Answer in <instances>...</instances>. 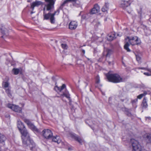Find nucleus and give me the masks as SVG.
Returning <instances> with one entry per match:
<instances>
[{
  "label": "nucleus",
  "mask_w": 151,
  "mask_h": 151,
  "mask_svg": "<svg viewBox=\"0 0 151 151\" xmlns=\"http://www.w3.org/2000/svg\"><path fill=\"white\" fill-rule=\"evenodd\" d=\"M61 46L62 48L64 50L67 49L68 48V46L67 44L65 43H62L61 44Z\"/></svg>",
  "instance_id": "obj_38"
},
{
  "label": "nucleus",
  "mask_w": 151,
  "mask_h": 151,
  "mask_svg": "<svg viewBox=\"0 0 151 151\" xmlns=\"http://www.w3.org/2000/svg\"><path fill=\"white\" fill-rule=\"evenodd\" d=\"M22 136V139L23 145L25 146H29L30 149L32 150L35 146V144L33 141L30 139L29 135L26 128L20 131Z\"/></svg>",
  "instance_id": "obj_1"
},
{
  "label": "nucleus",
  "mask_w": 151,
  "mask_h": 151,
  "mask_svg": "<svg viewBox=\"0 0 151 151\" xmlns=\"http://www.w3.org/2000/svg\"><path fill=\"white\" fill-rule=\"evenodd\" d=\"M87 58V60H90V59H89V58Z\"/></svg>",
  "instance_id": "obj_53"
},
{
  "label": "nucleus",
  "mask_w": 151,
  "mask_h": 151,
  "mask_svg": "<svg viewBox=\"0 0 151 151\" xmlns=\"http://www.w3.org/2000/svg\"><path fill=\"white\" fill-rule=\"evenodd\" d=\"M110 98H109V101H110Z\"/></svg>",
  "instance_id": "obj_57"
},
{
  "label": "nucleus",
  "mask_w": 151,
  "mask_h": 151,
  "mask_svg": "<svg viewBox=\"0 0 151 151\" xmlns=\"http://www.w3.org/2000/svg\"><path fill=\"white\" fill-rule=\"evenodd\" d=\"M126 114L127 115L129 116H130L131 115V113L129 112H127Z\"/></svg>",
  "instance_id": "obj_46"
},
{
  "label": "nucleus",
  "mask_w": 151,
  "mask_h": 151,
  "mask_svg": "<svg viewBox=\"0 0 151 151\" xmlns=\"http://www.w3.org/2000/svg\"><path fill=\"white\" fill-rule=\"evenodd\" d=\"M131 3L130 1H125L123 0L122 1L121 4V6L123 9L126 10L127 13L130 14L131 12V10L130 7L129 6Z\"/></svg>",
  "instance_id": "obj_5"
},
{
  "label": "nucleus",
  "mask_w": 151,
  "mask_h": 151,
  "mask_svg": "<svg viewBox=\"0 0 151 151\" xmlns=\"http://www.w3.org/2000/svg\"><path fill=\"white\" fill-rule=\"evenodd\" d=\"M122 63L124 67H126V66L125 64V63H124V61H122Z\"/></svg>",
  "instance_id": "obj_47"
},
{
  "label": "nucleus",
  "mask_w": 151,
  "mask_h": 151,
  "mask_svg": "<svg viewBox=\"0 0 151 151\" xmlns=\"http://www.w3.org/2000/svg\"><path fill=\"white\" fill-rule=\"evenodd\" d=\"M99 10L100 7L97 4H96L94 5V7L91 9L90 12L91 14H95L99 12Z\"/></svg>",
  "instance_id": "obj_12"
},
{
  "label": "nucleus",
  "mask_w": 151,
  "mask_h": 151,
  "mask_svg": "<svg viewBox=\"0 0 151 151\" xmlns=\"http://www.w3.org/2000/svg\"><path fill=\"white\" fill-rule=\"evenodd\" d=\"M68 136L69 137H70V138L72 139H76V136L75 134L73 133L72 132H70L69 133Z\"/></svg>",
  "instance_id": "obj_34"
},
{
  "label": "nucleus",
  "mask_w": 151,
  "mask_h": 151,
  "mask_svg": "<svg viewBox=\"0 0 151 151\" xmlns=\"http://www.w3.org/2000/svg\"><path fill=\"white\" fill-rule=\"evenodd\" d=\"M90 91H91V92H92V91H91V88H90Z\"/></svg>",
  "instance_id": "obj_56"
},
{
  "label": "nucleus",
  "mask_w": 151,
  "mask_h": 151,
  "mask_svg": "<svg viewBox=\"0 0 151 151\" xmlns=\"http://www.w3.org/2000/svg\"><path fill=\"white\" fill-rule=\"evenodd\" d=\"M106 52L104 51L103 52V55H104L106 54ZM113 53V52L112 50L110 49H109L107 50L106 52V54L105 55V57L106 59H105L106 61H107V62H108V64L109 65H111L112 63L111 61H109L107 60V58H109L111 55Z\"/></svg>",
  "instance_id": "obj_11"
},
{
  "label": "nucleus",
  "mask_w": 151,
  "mask_h": 151,
  "mask_svg": "<svg viewBox=\"0 0 151 151\" xmlns=\"http://www.w3.org/2000/svg\"><path fill=\"white\" fill-rule=\"evenodd\" d=\"M68 3L66 1V0H65L64 1V2L61 4V5L59 7L60 9L61 10H63V8L65 6V5L68 4Z\"/></svg>",
  "instance_id": "obj_32"
},
{
  "label": "nucleus",
  "mask_w": 151,
  "mask_h": 151,
  "mask_svg": "<svg viewBox=\"0 0 151 151\" xmlns=\"http://www.w3.org/2000/svg\"><path fill=\"white\" fill-rule=\"evenodd\" d=\"M100 82V77L99 75H97L96 78V85L95 87L100 89V88L102 86V85L99 84Z\"/></svg>",
  "instance_id": "obj_15"
},
{
  "label": "nucleus",
  "mask_w": 151,
  "mask_h": 151,
  "mask_svg": "<svg viewBox=\"0 0 151 151\" xmlns=\"http://www.w3.org/2000/svg\"><path fill=\"white\" fill-rule=\"evenodd\" d=\"M52 141L59 144L61 142V140L60 139V137L58 136L54 137L52 138Z\"/></svg>",
  "instance_id": "obj_24"
},
{
  "label": "nucleus",
  "mask_w": 151,
  "mask_h": 151,
  "mask_svg": "<svg viewBox=\"0 0 151 151\" xmlns=\"http://www.w3.org/2000/svg\"><path fill=\"white\" fill-rule=\"evenodd\" d=\"M1 37H3V36H2Z\"/></svg>",
  "instance_id": "obj_60"
},
{
  "label": "nucleus",
  "mask_w": 151,
  "mask_h": 151,
  "mask_svg": "<svg viewBox=\"0 0 151 151\" xmlns=\"http://www.w3.org/2000/svg\"><path fill=\"white\" fill-rule=\"evenodd\" d=\"M145 136L146 139L148 141V142H151V133H146Z\"/></svg>",
  "instance_id": "obj_26"
},
{
  "label": "nucleus",
  "mask_w": 151,
  "mask_h": 151,
  "mask_svg": "<svg viewBox=\"0 0 151 151\" xmlns=\"http://www.w3.org/2000/svg\"><path fill=\"white\" fill-rule=\"evenodd\" d=\"M86 86L88 85V84L87 83H86Z\"/></svg>",
  "instance_id": "obj_58"
},
{
  "label": "nucleus",
  "mask_w": 151,
  "mask_h": 151,
  "mask_svg": "<svg viewBox=\"0 0 151 151\" xmlns=\"http://www.w3.org/2000/svg\"><path fill=\"white\" fill-rule=\"evenodd\" d=\"M24 121L27 124L29 127L33 132L37 133H39L40 132V130L32 123L29 119H24Z\"/></svg>",
  "instance_id": "obj_6"
},
{
  "label": "nucleus",
  "mask_w": 151,
  "mask_h": 151,
  "mask_svg": "<svg viewBox=\"0 0 151 151\" xmlns=\"http://www.w3.org/2000/svg\"><path fill=\"white\" fill-rule=\"evenodd\" d=\"M43 14L45 13H46V12H45L46 8H45V7L44 8V9H43Z\"/></svg>",
  "instance_id": "obj_49"
},
{
  "label": "nucleus",
  "mask_w": 151,
  "mask_h": 151,
  "mask_svg": "<svg viewBox=\"0 0 151 151\" xmlns=\"http://www.w3.org/2000/svg\"><path fill=\"white\" fill-rule=\"evenodd\" d=\"M86 46V45H82V46L80 45V46H78V47H78L80 48V47H83V46Z\"/></svg>",
  "instance_id": "obj_50"
},
{
  "label": "nucleus",
  "mask_w": 151,
  "mask_h": 151,
  "mask_svg": "<svg viewBox=\"0 0 151 151\" xmlns=\"http://www.w3.org/2000/svg\"><path fill=\"white\" fill-rule=\"evenodd\" d=\"M7 106L8 108L11 109L15 112L19 113H20L22 112V108L18 106L11 104H8L7 105Z\"/></svg>",
  "instance_id": "obj_10"
},
{
  "label": "nucleus",
  "mask_w": 151,
  "mask_h": 151,
  "mask_svg": "<svg viewBox=\"0 0 151 151\" xmlns=\"http://www.w3.org/2000/svg\"><path fill=\"white\" fill-rule=\"evenodd\" d=\"M149 21L150 22H151V17L150 18V19H149Z\"/></svg>",
  "instance_id": "obj_52"
},
{
  "label": "nucleus",
  "mask_w": 151,
  "mask_h": 151,
  "mask_svg": "<svg viewBox=\"0 0 151 151\" xmlns=\"http://www.w3.org/2000/svg\"><path fill=\"white\" fill-rule=\"evenodd\" d=\"M129 44L128 43V42H127L125 43L124 46V49L128 52H130L131 51V50L129 47Z\"/></svg>",
  "instance_id": "obj_29"
},
{
  "label": "nucleus",
  "mask_w": 151,
  "mask_h": 151,
  "mask_svg": "<svg viewBox=\"0 0 151 151\" xmlns=\"http://www.w3.org/2000/svg\"><path fill=\"white\" fill-rule=\"evenodd\" d=\"M147 94V93L146 91H144V93H143L141 94L138 95L137 97V99H141L144 96H145Z\"/></svg>",
  "instance_id": "obj_31"
},
{
  "label": "nucleus",
  "mask_w": 151,
  "mask_h": 151,
  "mask_svg": "<svg viewBox=\"0 0 151 151\" xmlns=\"http://www.w3.org/2000/svg\"><path fill=\"white\" fill-rule=\"evenodd\" d=\"M145 119L146 120L150 122L151 121V117L149 116L145 117Z\"/></svg>",
  "instance_id": "obj_42"
},
{
  "label": "nucleus",
  "mask_w": 151,
  "mask_h": 151,
  "mask_svg": "<svg viewBox=\"0 0 151 151\" xmlns=\"http://www.w3.org/2000/svg\"><path fill=\"white\" fill-rule=\"evenodd\" d=\"M128 41L132 45H138L141 43V40L137 36L127 37Z\"/></svg>",
  "instance_id": "obj_4"
},
{
  "label": "nucleus",
  "mask_w": 151,
  "mask_h": 151,
  "mask_svg": "<svg viewBox=\"0 0 151 151\" xmlns=\"http://www.w3.org/2000/svg\"><path fill=\"white\" fill-rule=\"evenodd\" d=\"M22 71V68H14L12 70V71L15 75H18L19 73Z\"/></svg>",
  "instance_id": "obj_20"
},
{
  "label": "nucleus",
  "mask_w": 151,
  "mask_h": 151,
  "mask_svg": "<svg viewBox=\"0 0 151 151\" xmlns=\"http://www.w3.org/2000/svg\"><path fill=\"white\" fill-rule=\"evenodd\" d=\"M42 3L40 1H35L31 4V8L33 10L35 7L38 6H39L42 4Z\"/></svg>",
  "instance_id": "obj_14"
},
{
  "label": "nucleus",
  "mask_w": 151,
  "mask_h": 151,
  "mask_svg": "<svg viewBox=\"0 0 151 151\" xmlns=\"http://www.w3.org/2000/svg\"><path fill=\"white\" fill-rule=\"evenodd\" d=\"M47 4L45 5L46 7V10L49 11L54 8V4L55 0H45Z\"/></svg>",
  "instance_id": "obj_8"
},
{
  "label": "nucleus",
  "mask_w": 151,
  "mask_h": 151,
  "mask_svg": "<svg viewBox=\"0 0 151 151\" xmlns=\"http://www.w3.org/2000/svg\"><path fill=\"white\" fill-rule=\"evenodd\" d=\"M61 96H63V97H66L70 101V94L68 91H66L65 92H63V93L61 94Z\"/></svg>",
  "instance_id": "obj_23"
},
{
  "label": "nucleus",
  "mask_w": 151,
  "mask_h": 151,
  "mask_svg": "<svg viewBox=\"0 0 151 151\" xmlns=\"http://www.w3.org/2000/svg\"><path fill=\"white\" fill-rule=\"evenodd\" d=\"M82 52L83 53V55H84L85 52V50L83 49H82Z\"/></svg>",
  "instance_id": "obj_48"
},
{
  "label": "nucleus",
  "mask_w": 151,
  "mask_h": 151,
  "mask_svg": "<svg viewBox=\"0 0 151 151\" xmlns=\"http://www.w3.org/2000/svg\"><path fill=\"white\" fill-rule=\"evenodd\" d=\"M121 101L126 104H128L129 103V100L128 98L125 97V98H121L120 99Z\"/></svg>",
  "instance_id": "obj_33"
},
{
  "label": "nucleus",
  "mask_w": 151,
  "mask_h": 151,
  "mask_svg": "<svg viewBox=\"0 0 151 151\" xmlns=\"http://www.w3.org/2000/svg\"><path fill=\"white\" fill-rule=\"evenodd\" d=\"M104 58V55L103 56H102L101 58H100L98 60V61L99 62H103L104 61L103 59Z\"/></svg>",
  "instance_id": "obj_40"
},
{
  "label": "nucleus",
  "mask_w": 151,
  "mask_h": 151,
  "mask_svg": "<svg viewBox=\"0 0 151 151\" xmlns=\"http://www.w3.org/2000/svg\"><path fill=\"white\" fill-rule=\"evenodd\" d=\"M106 76L108 81L110 82L117 83L123 81L122 78L119 74L111 73V71L106 74Z\"/></svg>",
  "instance_id": "obj_2"
},
{
  "label": "nucleus",
  "mask_w": 151,
  "mask_h": 151,
  "mask_svg": "<svg viewBox=\"0 0 151 151\" xmlns=\"http://www.w3.org/2000/svg\"><path fill=\"white\" fill-rule=\"evenodd\" d=\"M137 69H142V70H148L149 71L150 70V69H149L148 68L147 66L145 67H138L136 68Z\"/></svg>",
  "instance_id": "obj_37"
},
{
  "label": "nucleus",
  "mask_w": 151,
  "mask_h": 151,
  "mask_svg": "<svg viewBox=\"0 0 151 151\" xmlns=\"http://www.w3.org/2000/svg\"><path fill=\"white\" fill-rule=\"evenodd\" d=\"M0 29L1 33L3 35H6V34L8 33V30L5 27L3 24H2L1 25Z\"/></svg>",
  "instance_id": "obj_16"
},
{
  "label": "nucleus",
  "mask_w": 151,
  "mask_h": 151,
  "mask_svg": "<svg viewBox=\"0 0 151 151\" xmlns=\"http://www.w3.org/2000/svg\"><path fill=\"white\" fill-rule=\"evenodd\" d=\"M92 40L93 42H95L97 44H98L99 42L100 43L102 41L101 38L96 36H94L92 37Z\"/></svg>",
  "instance_id": "obj_17"
},
{
  "label": "nucleus",
  "mask_w": 151,
  "mask_h": 151,
  "mask_svg": "<svg viewBox=\"0 0 151 151\" xmlns=\"http://www.w3.org/2000/svg\"><path fill=\"white\" fill-rule=\"evenodd\" d=\"M131 142L132 147V151H142L141 147L137 141L132 139Z\"/></svg>",
  "instance_id": "obj_3"
},
{
  "label": "nucleus",
  "mask_w": 151,
  "mask_h": 151,
  "mask_svg": "<svg viewBox=\"0 0 151 151\" xmlns=\"http://www.w3.org/2000/svg\"><path fill=\"white\" fill-rule=\"evenodd\" d=\"M5 92L7 94L8 96L9 97H11L12 96V92L11 90L10 87H8L6 88H5Z\"/></svg>",
  "instance_id": "obj_25"
},
{
  "label": "nucleus",
  "mask_w": 151,
  "mask_h": 151,
  "mask_svg": "<svg viewBox=\"0 0 151 151\" xmlns=\"http://www.w3.org/2000/svg\"><path fill=\"white\" fill-rule=\"evenodd\" d=\"M95 51H96V49H94V52H95Z\"/></svg>",
  "instance_id": "obj_54"
},
{
  "label": "nucleus",
  "mask_w": 151,
  "mask_h": 151,
  "mask_svg": "<svg viewBox=\"0 0 151 151\" xmlns=\"http://www.w3.org/2000/svg\"><path fill=\"white\" fill-rule=\"evenodd\" d=\"M122 140H123V141H124V140H123V139H122Z\"/></svg>",
  "instance_id": "obj_61"
},
{
  "label": "nucleus",
  "mask_w": 151,
  "mask_h": 151,
  "mask_svg": "<svg viewBox=\"0 0 151 151\" xmlns=\"http://www.w3.org/2000/svg\"><path fill=\"white\" fill-rule=\"evenodd\" d=\"M34 12H31V14H32Z\"/></svg>",
  "instance_id": "obj_55"
},
{
  "label": "nucleus",
  "mask_w": 151,
  "mask_h": 151,
  "mask_svg": "<svg viewBox=\"0 0 151 151\" xmlns=\"http://www.w3.org/2000/svg\"><path fill=\"white\" fill-rule=\"evenodd\" d=\"M69 28L71 30H74L76 29V22L72 21L69 24Z\"/></svg>",
  "instance_id": "obj_21"
},
{
  "label": "nucleus",
  "mask_w": 151,
  "mask_h": 151,
  "mask_svg": "<svg viewBox=\"0 0 151 151\" xmlns=\"http://www.w3.org/2000/svg\"><path fill=\"white\" fill-rule=\"evenodd\" d=\"M102 10L103 12H105L107 11L108 10V9H106V8H105L104 6L102 9Z\"/></svg>",
  "instance_id": "obj_44"
},
{
  "label": "nucleus",
  "mask_w": 151,
  "mask_h": 151,
  "mask_svg": "<svg viewBox=\"0 0 151 151\" xmlns=\"http://www.w3.org/2000/svg\"><path fill=\"white\" fill-rule=\"evenodd\" d=\"M104 6L106 9H107L108 10V9L109 7V4L108 3H106Z\"/></svg>",
  "instance_id": "obj_41"
},
{
  "label": "nucleus",
  "mask_w": 151,
  "mask_h": 151,
  "mask_svg": "<svg viewBox=\"0 0 151 151\" xmlns=\"http://www.w3.org/2000/svg\"><path fill=\"white\" fill-rule=\"evenodd\" d=\"M137 99H136L131 101V103H132L133 106L134 108H136L137 107L136 104L137 102Z\"/></svg>",
  "instance_id": "obj_30"
},
{
  "label": "nucleus",
  "mask_w": 151,
  "mask_h": 151,
  "mask_svg": "<svg viewBox=\"0 0 151 151\" xmlns=\"http://www.w3.org/2000/svg\"><path fill=\"white\" fill-rule=\"evenodd\" d=\"M76 141H77L80 144H82L84 142L83 140L81 138V137L78 136H76Z\"/></svg>",
  "instance_id": "obj_27"
},
{
  "label": "nucleus",
  "mask_w": 151,
  "mask_h": 151,
  "mask_svg": "<svg viewBox=\"0 0 151 151\" xmlns=\"http://www.w3.org/2000/svg\"><path fill=\"white\" fill-rule=\"evenodd\" d=\"M116 34L114 32H112L108 34L107 39L108 41H111L116 38Z\"/></svg>",
  "instance_id": "obj_13"
},
{
  "label": "nucleus",
  "mask_w": 151,
  "mask_h": 151,
  "mask_svg": "<svg viewBox=\"0 0 151 151\" xmlns=\"http://www.w3.org/2000/svg\"><path fill=\"white\" fill-rule=\"evenodd\" d=\"M2 86L4 88H7L9 87V83L8 81H3L2 83Z\"/></svg>",
  "instance_id": "obj_28"
},
{
  "label": "nucleus",
  "mask_w": 151,
  "mask_h": 151,
  "mask_svg": "<svg viewBox=\"0 0 151 151\" xmlns=\"http://www.w3.org/2000/svg\"><path fill=\"white\" fill-rule=\"evenodd\" d=\"M17 125V127L19 131L25 128L23 123L20 121H18Z\"/></svg>",
  "instance_id": "obj_18"
},
{
  "label": "nucleus",
  "mask_w": 151,
  "mask_h": 151,
  "mask_svg": "<svg viewBox=\"0 0 151 151\" xmlns=\"http://www.w3.org/2000/svg\"><path fill=\"white\" fill-rule=\"evenodd\" d=\"M142 105L143 108H146L148 107V105L147 103V99L145 97L143 98Z\"/></svg>",
  "instance_id": "obj_22"
},
{
  "label": "nucleus",
  "mask_w": 151,
  "mask_h": 151,
  "mask_svg": "<svg viewBox=\"0 0 151 151\" xmlns=\"http://www.w3.org/2000/svg\"><path fill=\"white\" fill-rule=\"evenodd\" d=\"M101 93H102V95H105V93L104 92H103L101 90Z\"/></svg>",
  "instance_id": "obj_51"
},
{
  "label": "nucleus",
  "mask_w": 151,
  "mask_h": 151,
  "mask_svg": "<svg viewBox=\"0 0 151 151\" xmlns=\"http://www.w3.org/2000/svg\"><path fill=\"white\" fill-rule=\"evenodd\" d=\"M42 134L43 137L47 139H50L53 137L52 132L48 129H44L42 132Z\"/></svg>",
  "instance_id": "obj_7"
},
{
  "label": "nucleus",
  "mask_w": 151,
  "mask_h": 151,
  "mask_svg": "<svg viewBox=\"0 0 151 151\" xmlns=\"http://www.w3.org/2000/svg\"><path fill=\"white\" fill-rule=\"evenodd\" d=\"M52 14L50 12L48 13H45L43 14L44 17V20H48L50 19V22L51 23L54 24V23L55 20L54 17H53V18L51 19Z\"/></svg>",
  "instance_id": "obj_9"
},
{
  "label": "nucleus",
  "mask_w": 151,
  "mask_h": 151,
  "mask_svg": "<svg viewBox=\"0 0 151 151\" xmlns=\"http://www.w3.org/2000/svg\"><path fill=\"white\" fill-rule=\"evenodd\" d=\"M60 10H61V9H60L59 8L58 9H57L56 11H55V12L53 13L52 14L51 19L52 18H53V17H54V16L55 14H57L58 15L59 14V13L60 12Z\"/></svg>",
  "instance_id": "obj_35"
},
{
  "label": "nucleus",
  "mask_w": 151,
  "mask_h": 151,
  "mask_svg": "<svg viewBox=\"0 0 151 151\" xmlns=\"http://www.w3.org/2000/svg\"><path fill=\"white\" fill-rule=\"evenodd\" d=\"M68 3L69 2L73 3L76 2V0H66Z\"/></svg>",
  "instance_id": "obj_43"
},
{
  "label": "nucleus",
  "mask_w": 151,
  "mask_h": 151,
  "mask_svg": "<svg viewBox=\"0 0 151 151\" xmlns=\"http://www.w3.org/2000/svg\"><path fill=\"white\" fill-rule=\"evenodd\" d=\"M75 112L70 114V119L72 120H75L76 119V117L75 116Z\"/></svg>",
  "instance_id": "obj_36"
},
{
  "label": "nucleus",
  "mask_w": 151,
  "mask_h": 151,
  "mask_svg": "<svg viewBox=\"0 0 151 151\" xmlns=\"http://www.w3.org/2000/svg\"><path fill=\"white\" fill-rule=\"evenodd\" d=\"M136 60L137 61H138V63H141V58L140 57V56L139 55H136Z\"/></svg>",
  "instance_id": "obj_39"
},
{
  "label": "nucleus",
  "mask_w": 151,
  "mask_h": 151,
  "mask_svg": "<svg viewBox=\"0 0 151 151\" xmlns=\"http://www.w3.org/2000/svg\"><path fill=\"white\" fill-rule=\"evenodd\" d=\"M92 129L93 130V128H92Z\"/></svg>",
  "instance_id": "obj_59"
},
{
  "label": "nucleus",
  "mask_w": 151,
  "mask_h": 151,
  "mask_svg": "<svg viewBox=\"0 0 151 151\" xmlns=\"http://www.w3.org/2000/svg\"><path fill=\"white\" fill-rule=\"evenodd\" d=\"M144 74L147 76H150V73L148 72H145L144 73Z\"/></svg>",
  "instance_id": "obj_45"
},
{
  "label": "nucleus",
  "mask_w": 151,
  "mask_h": 151,
  "mask_svg": "<svg viewBox=\"0 0 151 151\" xmlns=\"http://www.w3.org/2000/svg\"><path fill=\"white\" fill-rule=\"evenodd\" d=\"M66 87V86L65 84H63L62 85L61 87H59L57 86H56L54 88V89L56 91L61 92Z\"/></svg>",
  "instance_id": "obj_19"
}]
</instances>
